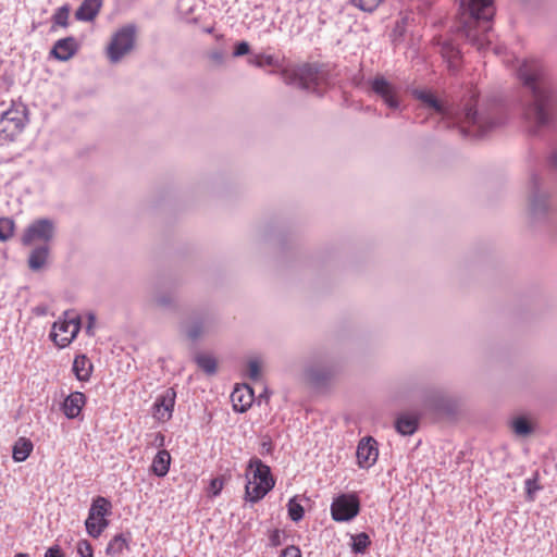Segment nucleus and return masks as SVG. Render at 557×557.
I'll use <instances>...</instances> for the list:
<instances>
[{
	"label": "nucleus",
	"instance_id": "obj_2",
	"mask_svg": "<svg viewBox=\"0 0 557 557\" xmlns=\"http://www.w3.org/2000/svg\"><path fill=\"white\" fill-rule=\"evenodd\" d=\"M414 96L442 116L447 127H458L462 136L481 138L504 122L503 106L497 100L479 102L470 100L460 109L446 108L425 90H416Z\"/></svg>",
	"mask_w": 557,
	"mask_h": 557
},
{
	"label": "nucleus",
	"instance_id": "obj_48",
	"mask_svg": "<svg viewBox=\"0 0 557 557\" xmlns=\"http://www.w3.org/2000/svg\"><path fill=\"white\" fill-rule=\"evenodd\" d=\"M270 544L274 547L281 545V534L278 530H274L270 535Z\"/></svg>",
	"mask_w": 557,
	"mask_h": 557
},
{
	"label": "nucleus",
	"instance_id": "obj_10",
	"mask_svg": "<svg viewBox=\"0 0 557 557\" xmlns=\"http://www.w3.org/2000/svg\"><path fill=\"white\" fill-rule=\"evenodd\" d=\"M136 27L126 25L113 34L107 48V57L111 63L120 62L135 46Z\"/></svg>",
	"mask_w": 557,
	"mask_h": 557
},
{
	"label": "nucleus",
	"instance_id": "obj_4",
	"mask_svg": "<svg viewBox=\"0 0 557 557\" xmlns=\"http://www.w3.org/2000/svg\"><path fill=\"white\" fill-rule=\"evenodd\" d=\"M275 485V480L271 469L259 458L253 457L249 460L247 468V483L245 486L246 499L251 503H258Z\"/></svg>",
	"mask_w": 557,
	"mask_h": 557
},
{
	"label": "nucleus",
	"instance_id": "obj_25",
	"mask_svg": "<svg viewBox=\"0 0 557 557\" xmlns=\"http://www.w3.org/2000/svg\"><path fill=\"white\" fill-rule=\"evenodd\" d=\"M34 445L30 440L26 437H20L12 449V457L14 461L22 462L28 458L33 451Z\"/></svg>",
	"mask_w": 557,
	"mask_h": 557
},
{
	"label": "nucleus",
	"instance_id": "obj_52",
	"mask_svg": "<svg viewBox=\"0 0 557 557\" xmlns=\"http://www.w3.org/2000/svg\"><path fill=\"white\" fill-rule=\"evenodd\" d=\"M525 483H527L528 494L531 495L532 490L530 488V485L532 484V481L528 480Z\"/></svg>",
	"mask_w": 557,
	"mask_h": 557
},
{
	"label": "nucleus",
	"instance_id": "obj_33",
	"mask_svg": "<svg viewBox=\"0 0 557 557\" xmlns=\"http://www.w3.org/2000/svg\"><path fill=\"white\" fill-rule=\"evenodd\" d=\"M512 429L517 435L527 436L533 431L530 421L524 417H518L512 421Z\"/></svg>",
	"mask_w": 557,
	"mask_h": 557
},
{
	"label": "nucleus",
	"instance_id": "obj_7",
	"mask_svg": "<svg viewBox=\"0 0 557 557\" xmlns=\"http://www.w3.org/2000/svg\"><path fill=\"white\" fill-rule=\"evenodd\" d=\"M336 373L337 363L325 354L312 357L305 367V377L315 388L329 386Z\"/></svg>",
	"mask_w": 557,
	"mask_h": 557
},
{
	"label": "nucleus",
	"instance_id": "obj_5",
	"mask_svg": "<svg viewBox=\"0 0 557 557\" xmlns=\"http://www.w3.org/2000/svg\"><path fill=\"white\" fill-rule=\"evenodd\" d=\"M287 84L321 96L327 84L326 72L318 64L306 63L285 76Z\"/></svg>",
	"mask_w": 557,
	"mask_h": 557
},
{
	"label": "nucleus",
	"instance_id": "obj_34",
	"mask_svg": "<svg viewBox=\"0 0 557 557\" xmlns=\"http://www.w3.org/2000/svg\"><path fill=\"white\" fill-rule=\"evenodd\" d=\"M15 223L11 218H0V240H9L14 233Z\"/></svg>",
	"mask_w": 557,
	"mask_h": 557
},
{
	"label": "nucleus",
	"instance_id": "obj_38",
	"mask_svg": "<svg viewBox=\"0 0 557 557\" xmlns=\"http://www.w3.org/2000/svg\"><path fill=\"white\" fill-rule=\"evenodd\" d=\"M247 375L252 381H258L261 376V366L258 360L251 359L247 363Z\"/></svg>",
	"mask_w": 557,
	"mask_h": 557
},
{
	"label": "nucleus",
	"instance_id": "obj_26",
	"mask_svg": "<svg viewBox=\"0 0 557 557\" xmlns=\"http://www.w3.org/2000/svg\"><path fill=\"white\" fill-rule=\"evenodd\" d=\"M128 537L131 535L128 534ZM129 539L125 537L123 533L116 534L108 544L106 548L107 555L111 557H120L125 548H128Z\"/></svg>",
	"mask_w": 557,
	"mask_h": 557
},
{
	"label": "nucleus",
	"instance_id": "obj_9",
	"mask_svg": "<svg viewBox=\"0 0 557 557\" xmlns=\"http://www.w3.org/2000/svg\"><path fill=\"white\" fill-rule=\"evenodd\" d=\"M529 213L533 221L545 220L549 209V194L542 188L541 177L533 173L530 177Z\"/></svg>",
	"mask_w": 557,
	"mask_h": 557
},
{
	"label": "nucleus",
	"instance_id": "obj_29",
	"mask_svg": "<svg viewBox=\"0 0 557 557\" xmlns=\"http://www.w3.org/2000/svg\"><path fill=\"white\" fill-rule=\"evenodd\" d=\"M195 362L208 375L216 372V360L211 355L199 354L195 357Z\"/></svg>",
	"mask_w": 557,
	"mask_h": 557
},
{
	"label": "nucleus",
	"instance_id": "obj_51",
	"mask_svg": "<svg viewBox=\"0 0 557 557\" xmlns=\"http://www.w3.org/2000/svg\"><path fill=\"white\" fill-rule=\"evenodd\" d=\"M156 438L158 440L159 442V446H163V443H164V435L161 434V433H158Z\"/></svg>",
	"mask_w": 557,
	"mask_h": 557
},
{
	"label": "nucleus",
	"instance_id": "obj_40",
	"mask_svg": "<svg viewBox=\"0 0 557 557\" xmlns=\"http://www.w3.org/2000/svg\"><path fill=\"white\" fill-rule=\"evenodd\" d=\"M77 553L79 557H94L92 546L87 540L78 541Z\"/></svg>",
	"mask_w": 557,
	"mask_h": 557
},
{
	"label": "nucleus",
	"instance_id": "obj_15",
	"mask_svg": "<svg viewBox=\"0 0 557 557\" xmlns=\"http://www.w3.org/2000/svg\"><path fill=\"white\" fill-rule=\"evenodd\" d=\"M371 90L377 95L391 109L399 108L398 90L383 76H376L371 82Z\"/></svg>",
	"mask_w": 557,
	"mask_h": 557
},
{
	"label": "nucleus",
	"instance_id": "obj_27",
	"mask_svg": "<svg viewBox=\"0 0 557 557\" xmlns=\"http://www.w3.org/2000/svg\"><path fill=\"white\" fill-rule=\"evenodd\" d=\"M395 428L401 435H411L418 429V419L413 416L403 414L397 418Z\"/></svg>",
	"mask_w": 557,
	"mask_h": 557
},
{
	"label": "nucleus",
	"instance_id": "obj_28",
	"mask_svg": "<svg viewBox=\"0 0 557 557\" xmlns=\"http://www.w3.org/2000/svg\"><path fill=\"white\" fill-rule=\"evenodd\" d=\"M210 318L209 315L196 319L187 329L186 335L191 341H197L209 327Z\"/></svg>",
	"mask_w": 557,
	"mask_h": 557
},
{
	"label": "nucleus",
	"instance_id": "obj_46",
	"mask_svg": "<svg viewBox=\"0 0 557 557\" xmlns=\"http://www.w3.org/2000/svg\"><path fill=\"white\" fill-rule=\"evenodd\" d=\"M209 58L216 64H222L224 61V54L220 50L210 52Z\"/></svg>",
	"mask_w": 557,
	"mask_h": 557
},
{
	"label": "nucleus",
	"instance_id": "obj_32",
	"mask_svg": "<svg viewBox=\"0 0 557 557\" xmlns=\"http://www.w3.org/2000/svg\"><path fill=\"white\" fill-rule=\"evenodd\" d=\"M287 510H288V517L294 522H298L304 518L305 509L304 507L297 502V497H292L288 500L287 504Z\"/></svg>",
	"mask_w": 557,
	"mask_h": 557
},
{
	"label": "nucleus",
	"instance_id": "obj_30",
	"mask_svg": "<svg viewBox=\"0 0 557 557\" xmlns=\"http://www.w3.org/2000/svg\"><path fill=\"white\" fill-rule=\"evenodd\" d=\"M351 550L355 554H364L371 545L370 536L366 532L351 536Z\"/></svg>",
	"mask_w": 557,
	"mask_h": 557
},
{
	"label": "nucleus",
	"instance_id": "obj_17",
	"mask_svg": "<svg viewBox=\"0 0 557 557\" xmlns=\"http://www.w3.org/2000/svg\"><path fill=\"white\" fill-rule=\"evenodd\" d=\"M77 49L76 39L70 36L55 41L50 53L59 61H67L77 52Z\"/></svg>",
	"mask_w": 557,
	"mask_h": 557
},
{
	"label": "nucleus",
	"instance_id": "obj_39",
	"mask_svg": "<svg viewBox=\"0 0 557 557\" xmlns=\"http://www.w3.org/2000/svg\"><path fill=\"white\" fill-rule=\"evenodd\" d=\"M249 63L258 67L272 66L274 64V58L272 55L259 54L250 59Z\"/></svg>",
	"mask_w": 557,
	"mask_h": 557
},
{
	"label": "nucleus",
	"instance_id": "obj_6",
	"mask_svg": "<svg viewBox=\"0 0 557 557\" xmlns=\"http://www.w3.org/2000/svg\"><path fill=\"white\" fill-rule=\"evenodd\" d=\"M28 110L23 103L12 101L11 107L0 117V144L13 141L28 122Z\"/></svg>",
	"mask_w": 557,
	"mask_h": 557
},
{
	"label": "nucleus",
	"instance_id": "obj_42",
	"mask_svg": "<svg viewBox=\"0 0 557 557\" xmlns=\"http://www.w3.org/2000/svg\"><path fill=\"white\" fill-rule=\"evenodd\" d=\"M223 488V481L220 478L211 480L209 485V494L211 496H218Z\"/></svg>",
	"mask_w": 557,
	"mask_h": 557
},
{
	"label": "nucleus",
	"instance_id": "obj_13",
	"mask_svg": "<svg viewBox=\"0 0 557 557\" xmlns=\"http://www.w3.org/2000/svg\"><path fill=\"white\" fill-rule=\"evenodd\" d=\"M360 500L356 494L344 493L331 504V516L336 522H347L359 515Z\"/></svg>",
	"mask_w": 557,
	"mask_h": 557
},
{
	"label": "nucleus",
	"instance_id": "obj_36",
	"mask_svg": "<svg viewBox=\"0 0 557 557\" xmlns=\"http://www.w3.org/2000/svg\"><path fill=\"white\" fill-rule=\"evenodd\" d=\"M152 302L160 308H171L174 304V297L170 293L156 294Z\"/></svg>",
	"mask_w": 557,
	"mask_h": 557
},
{
	"label": "nucleus",
	"instance_id": "obj_35",
	"mask_svg": "<svg viewBox=\"0 0 557 557\" xmlns=\"http://www.w3.org/2000/svg\"><path fill=\"white\" fill-rule=\"evenodd\" d=\"M442 53L450 63H454L460 57V50L450 41H445L442 46Z\"/></svg>",
	"mask_w": 557,
	"mask_h": 557
},
{
	"label": "nucleus",
	"instance_id": "obj_21",
	"mask_svg": "<svg viewBox=\"0 0 557 557\" xmlns=\"http://www.w3.org/2000/svg\"><path fill=\"white\" fill-rule=\"evenodd\" d=\"M50 255V245H38L32 249L28 256V268L32 271L41 270Z\"/></svg>",
	"mask_w": 557,
	"mask_h": 557
},
{
	"label": "nucleus",
	"instance_id": "obj_16",
	"mask_svg": "<svg viewBox=\"0 0 557 557\" xmlns=\"http://www.w3.org/2000/svg\"><path fill=\"white\" fill-rule=\"evenodd\" d=\"M356 455L359 467L370 468L379 456L376 441L371 436L363 437L357 446Z\"/></svg>",
	"mask_w": 557,
	"mask_h": 557
},
{
	"label": "nucleus",
	"instance_id": "obj_8",
	"mask_svg": "<svg viewBox=\"0 0 557 557\" xmlns=\"http://www.w3.org/2000/svg\"><path fill=\"white\" fill-rule=\"evenodd\" d=\"M111 510L112 504L108 498L103 496H97L92 499L88 511V517L85 521L86 531L91 537H99L104 529L109 525L107 517L112 513Z\"/></svg>",
	"mask_w": 557,
	"mask_h": 557
},
{
	"label": "nucleus",
	"instance_id": "obj_31",
	"mask_svg": "<svg viewBox=\"0 0 557 557\" xmlns=\"http://www.w3.org/2000/svg\"><path fill=\"white\" fill-rule=\"evenodd\" d=\"M70 11V4H63L62 7L57 9L54 14L52 15L53 24L61 27H67Z\"/></svg>",
	"mask_w": 557,
	"mask_h": 557
},
{
	"label": "nucleus",
	"instance_id": "obj_11",
	"mask_svg": "<svg viewBox=\"0 0 557 557\" xmlns=\"http://www.w3.org/2000/svg\"><path fill=\"white\" fill-rule=\"evenodd\" d=\"M57 226L53 220L49 218H40L34 220L24 231L22 244L30 246L35 243L40 245H50L54 239Z\"/></svg>",
	"mask_w": 557,
	"mask_h": 557
},
{
	"label": "nucleus",
	"instance_id": "obj_37",
	"mask_svg": "<svg viewBox=\"0 0 557 557\" xmlns=\"http://www.w3.org/2000/svg\"><path fill=\"white\" fill-rule=\"evenodd\" d=\"M382 0H351V3L364 12H373Z\"/></svg>",
	"mask_w": 557,
	"mask_h": 557
},
{
	"label": "nucleus",
	"instance_id": "obj_23",
	"mask_svg": "<svg viewBox=\"0 0 557 557\" xmlns=\"http://www.w3.org/2000/svg\"><path fill=\"white\" fill-rule=\"evenodd\" d=\"M72 370L78 381L86 382L90 379L92 363L85 355H78L73 361Z\"/></svg>",
	"mask_w": 557,
	"mask_h": 557
},
{
	"label": "nucleus",
	"instance_id": "obj_3",
	"mask_svg": "<svg viewBox=\"0 0 557 557\" xmlns=\"http://www.w3.org/2000/svg\"><path fill=\"white\" fill-rule=\"evenodd\" d=\"M460 7L468 12L460 34L479 51L491 44L490 22L493 17V0H460Z\"/></svg>",
	"mask_w": 557,
	"mask_h": 557
},
{
	"label": "nucleus",
	"instance_id": "obj_43",
	"mask_svg": "<svg viewBox=\"0 0 557 557\" xmlns=\"http://www.w3.org/2000/svg\"><path fill=\"white\" fill-rule=\"evenodd\" d=\"M280 557H301V552L298 547L290 545L282 550Z\"/></svg>",
	"mask_w": 557,
	"mask_h": 557
},
{
	"label": "nucleus",
	"instance_id": "obj_41",
	"mask_svg": "<svg viewBox=\"0 0 557 557\" xmlns=\"http://www.w3.org/2000/svg\"><path fill=\"white\" fill-rule=\"evenodd\" d=\"M250 51V46L247 41H239L235 45L233 55L235 58L243 57L248 54Z\"/></svg>",
	"mask_w": 557,
	"mask_h": 557
},
{
	"label": "nucleus",
	"instance_id": "obj_24",
	"mask_svg": "<svg viewBox=\"0 0 557 557\" xmlns=\"http://www.w3.org/2000/svg\"><path fill=\"white\" fill-rule=\"evenodd\" d=\"M171 465V455L168 450L162 449L157 453L152 460L151 471L159 478L168 474Z\"/></svg>",
	"mask_w": 557,
	"mask_h": 557
},
{
	"label": "nucleus",
	"instance_id": "obj_19",
	"mask_svg": "<svg viewBox=\"0 0 557 557\" xmlns=\"http://www.w3.org/2000/svg\"><path fill=\"white\" fill-rule=\"evenodd\" d=\"M424 406L437 412H450L453 409L451 401L441 392L430 391L423 396Z\"/></svg>",
	"mask_w": 557,
	"mask_h": 557
},
{
	"label": "nucleus",
	"instance_id": "obj_14",
	"mask_svg": "<svg viewBox=\"0 0 557 557\" xmlns=\"http://www.w3.org/2000/svg\"><path fill=\"white\" fill-rule=\"evenodd\" d=\"M175 399L176 392L172 387L161 393L153 404V418L160 422L169 421L173 414Z\"/></svg>",
	"mask_w": 557,
	"mask_h": 557
},
{
	"label": "nucleus",
	"instance_id": "obj_45",
	"mask_svg": "<svg viewBox=\"0 0 557 557\" xmlns=\"http://www.w3.org/2000/svg\"><path fill=\"white\" fill-rule=\"evenodd\" d=\"M549 168L557 171V148H554L547 158Z\"/></svg>",
	"mask_w": 557,
	"mask_h": 557
},
{
	"label": "nucleus",
	"instance_id": "obj_49",
	"mask_svg": "<svg viewBox=\"0 0 557 557\" xmlns=\"http://www.w3.org/2000/svg\"><path fill=\"white\" fill-rule=\"evenodd\" d=\"M273 450V445H272V442L269 440V441H263L261 443V455H265V454H271Z\"/></svg>",
	"mask_w": 557,
	"mask_h": 557
},
{
	"label": "nucleus",
	"instance_id": "obj_44",
	"mask_svg": "<svg viewBox=\"0 0 557 557\" xmlns=\"http://www.w3.org/2000/svg\"><path fill=\"white\" fill-rule=\"evenodd\" d=\"M45 557H65V556L59 545H53L47 549Z\"/></svg>",
	"mask_w": 557,
	"mask_h": 557
},
{
	"label": "nucleus",
	"instance_id": "obj_18",
	"mask_svg": "<svg viewBox=\"0 0 557 557\" xmlns=\"http://www.w3.org/2000/svg\"><path fill=\"white\" fill-rule=\"evenodd\" d=\"M85 404V394L82 392H73L65 397L61 408L67 419H75L81 414Z\"/></svg>",
	"mask_w": 557,
	"mask_h": 557
},
{
	"label": "nucleus",
	"instance_id": "obj_12",
	"mask_svg": "<svg viewBox=\"0 0 557 557\" xmlns=\"http://www.w3.org/2000/svg\"><path fill=\"white\" fill-rule=\"evenodd\" d=\"M64 317V320H59L53 323L50 333L51 339L60 348L69 346L81 330L79 315H71L69 311H65Z\"/></svg>",
	"mask_w": 557,
	"mask_h": 557
},
{
	"label": "nucleus",
	"instance_id": "obj_22",
	"mask_svg": "<svg viewBox=\"0 0 557 557\" xmlns=\"http://www.w3.org/2000/svg\"><path fill=\"white\" fill-rule=\"evenodd\" d=\"M233 407L235 411L245 412L252 404L253 393L250 387L243 389H235L231 395Z\"/></svg>",
	"mask_w": 557,
	"mask_h": 557
},
{
	"label": "nucleus",
	"instance_id": "obj_20",
	"mask_svg": "<svg viewBox=\"0 0 557 557\" xmlns=\"http://www.w3.org/2000/svg\"><path fill=\"white\" fill-rule=\"evenodd\" d=\"M103 0H84L75 11V18L81 22H91L99 14Z\"/></svg>",
	"mask_w": 557,
	"mask_h": 557
},
{
	"label": "nucleus",
	"instance_id": "obj_47",
	"mask_svg": "<svg viewBox=\"0 0 557 557\" xmlns=\"http://www.w3.org/2000/svg\"><path fill=\"white\" fill-rule=\"evenodd\" d=\"M95 323H96V317H95V314H94V313H89V314H88V323H87V325H86V333H87L89 336L94 335L92 330H94Z\"/></svg>",
	"mask_w": 557,
	"mask_h": 557
},
{
	"label": "nucleus",
	"instance_id": "obj_50",
	"mask_svg": "<svg viewBox=\"0 0 557 557\" xmlns=\"http://www.w3.org/2000/svg\"><path fill=\"white\" fill-rule=\"evenodd\" d=\"M33 312L38 315V317H44L48 313V307L45 306V305H39V306H36L34 309H33Z\"/></svg>",
	"mask_w": 557,
	"mask_h": 557
},
{
	"label": "nucleus",
	"instance_id": "obj_53",
	"mask_svg": "<svg viewBox=\"0 0 557 557\" xmlns=\"http://www.w3.org/2000/svg\"><path fill=\"white\" fill-rule=\"evenodd\" d=\"M14 557H28V555L24 553H18Z\"/></svg>",
	"mask_w": 557,
	"mask_h": 557
},
{
	"label": "nucleus",
	"instance_id": "obj_1",
	"mask_svg": "<svg viewBox=\"0 0 557 557\" xmlns=\"http://www.w3.org/2000/svg\"><path fill=\"white\" fill-rule=\"evenodd\" d=\"M524 94L523 117L530 133L537 135L557 122V85L539 60H524L518 67Z\"/></svg>",
	"mask_w": 557,
	"mask_h": 557
}]
</instances>
